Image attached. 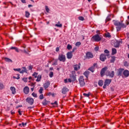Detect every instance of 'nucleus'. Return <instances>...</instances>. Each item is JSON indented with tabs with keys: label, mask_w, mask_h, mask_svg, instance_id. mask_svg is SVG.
<instances>
[{
	"label": "nucleus",
	"mask_w": 129,
	"mask_h": 129,
	"mask_svg": "<svg viewBox=\"0 0 129 129\" xmlns=\"http://www.w3.org/2000/svg\"><path fill=\"white\" fill-rule=\"evenodd\" d=\"M14 71H17L18 72H21V69H14Z\"/></svg>",
	"instance_id": "41"
},
{
	"label": "nucleus",
	"mask_w": 129,
	"mask_h": 129,
	"mask_svg": "<svg viewBox=\"0 0 129 129\" xmlns=\"http://www.w3.org/2000/svg\"><path fill=\"white\" fill-rule=\"evenodd\" d=\"M50 70H53V68H50Z\"/></svg>",
	"instance_id": "64"
},
{
	"label": "nucleus",
	"mask_w": 129,
	"mask_h": 129,
	"mask_svg": "<svg viewBox=\"0 0 129 129\" xmlns=\"http://www.w3.org/2000/svg\"><path fill=\"white\" fill-rule=\"evenodd\" d=\"M31 7H33V5H28V8H31Z\"/></svg>",
	"instance_id": "62"
},
{
	"label": "nucleus",
	"mask_w": 129,
	"mask_h": 129,
	"mask_svg": "<svg viewBox=\"0 0 129 129\" xmlns=\"http://www.w3.org/2000/svg\"><path fill=\"white\" fill-rule=\"evenodd\" d=\"M46 95H47L48 96H50V95H51V92H48L46 93Z\"/></svg>",
	"instance_id": "56"
},
{
	"label": "nucleus",
	"mask_w": 129,
	"mask_h": 129,
	"mask_svg": "<svg viewBox=\"0 0 129 129\" xmlns=\"http://www.w3.org/2000/svg\"><path fill=\"white\" fill-rule=\"evenodd\" d=\"M23 91L25 94H28L29 92H30V89H29V87H25L23 89Z\"/></svg>",
	"instance_id": "14"
},
{
	"label": "nucleus",
	"mask_w": 129,
	"mask_h": 129,
	"mask_svg": "<svg viewBox=\"0 0 129 129\" xmlns=\"http://www.w3.org/2000/svg\"><path fill=\"white\" fill-rule=\"evenodd\" d=\"M23 80L24 82H27L28 81V78H24L23 79Z\"/></svg>",
	"instance_id": "47"
},
{
	"label": "nucleus",
	"mask_w": 129,
	"mask_h": 129,
	"mask_svg": "<svg viewBox=\"0 0 129 129\" xmlns=\"http://www.w3.org/2000/svg\"><path fill=\"white\" fill-rule=\"evenodd\" d=\"M11 114H15V111H11Z\"/></svg>",
	"instance_id": "61"
},
{
	"label": "nucleus",
	"mask_w": 129,
	"mask_h": 129,
	"mask_svg": "<svg viewBox=\"0 0 129 129\" xmlns=\"http://www.w3.org/2000/svg\"><path fill=\"white\" fill-rule=\"evenodd\" d=\"M68 82H72L71 79H64V83H67Z\"/></svg>",
	"instance_id": "30"
},
{
	"label": "nucleus",
	"mask_w": 129,
	"mask_h": 129,
	"mask_svg": "<svg viewBox=\"0 0 129 129\" xmlns=\"http://www.w3.org/2000/svg\"><path fill=\"white\" fill-rule=\"evenodd\" d=\"M22 124L23 126H25L27 125V122H25V123L22 122Z\"/></svg>",
	"instance_id": "54"
},
{
	"label": "nucleus",
	"mask_w": 129,
	"mask_h": 129,
	"mask_svg": "<svg viewBox=\"0 0 129 129\" xmlns=\"http://www.w3.org/2000/svg\"><path fill=\"white\" fill-rule=\"evenodd\" d=\"M101 39H102V37L98 34H96L91 38V40L93 42H99Z\"/></svg>",
	"instance_id": "2"
},
{
	"label": "nucleus",
	"mask_w": 129,
	"mask_h": 129,
	"mask_svg": "<svg viewBox=\"0 0 129 129\" xmlns=\"http://www.w3.org/2000/svg\"><path fill=\"white\" fill-rule=\"evenodd\" d=\"M21 3L23 4H26L27 2H26V0H21Z\"/></svg>",
	"instance_id": "55"
},
{
	"label": "nucleus",
	"mask_w": 129,
	"mask_h": 129,
	"mask_svg": "<svg viewBox=\"0 0 129 129\" xmlns=\"http://www.w3.org/2000/svg\"><path fill=\"white\" fill-rule=\"evenodd\" d=\"M47 104L48 103L47 102V100L46 99L43 100L42 101V104L43 105H47Z\"/></svg>",
	"instance_id": "34"
},
{
	"label": "nucleus",
	"mask_w": 129,
	"mask_h": 129,
	"mask_svg": "<svg viewBox=\"0 0 129 129\" xmlns=\"http://www.w3.org/2000/svg\"><path fill=\"white\" fill-rule=\"evenodd\" d=\"M45 10H46L47 13H49V11H50V10L48 8V6H45Z\"/></svg>",
	"instance_id": "45"
},
{
	"label": "nucleus",
	"mask_w": 129,
	"mask_h": 129,
	"mask_svg": "<svg viewBox=\"0 0 129 129\" xmlns=\"http://www.w3.org/2000/svg\"><path fill=\"white\" fill-rule=\"evenodd\" d=\"M94 50L95 51H98V50H99V47L98 46H96L95 47Z\"/></svg>",
	"instance_id": "52"
},
{
	"label": "nucleus",
	"mask_w": 129,
	"mask_h": 129,
	"mask_svg": "<svg viewBox=\"0 0 129 129\" xmlns=\"http://www.w3.org/2000/svg\"><path fill=\"white\" fill-rule=\"evenodd\" d=\"M79 81L82 87L84 86V85H85V82H84V78H83V76L80 77L79 79Z\"/></svg>",
	"instance_id": "5"
},
{
	"label": "nucleus",
	"mask_w": 129,
	"mask_h": 129,
	"mask_svg": "<svg viewBox=\"0 0 129 129\" xmlns=\"http://www.w3.org/2000/svg\"><path fill=\"white\" fill-rule=\"evenodd\" d=\"M59 50H60L59 49V47H56V52H59Z\"/></svg>",
	"instance_id": "58"
},
{
	"label": "nucleus",
	"mask_w": 129,
	"mask_h": 129,
	"mask_svg": "<svg viewBox=\"0 0 129 129\" xmlns=\"http://www.w3.org/2000/svg\"><path fill=\"white\" fill-rule=\"evenodd\" d=\"M125 24L126 25V26H127L128 25H129V22L128 21L126 20L125 22Z\"/></svg>",
	"instance_id": "57"
},
{
	"label": "nucleus",
	"mask_w": 129,
	"mask_h": 129,
	"mask_svg": "<svg viewBox=\"0 0 129 129\" xmlns=\"http://www.w3.org/2000/svg\"><path fill=\"white\" fill-rule=\"evenodd\" d=\"M123 75L124 77H128L129 76V71L128 70H125L123 72Z\"/></svg>",
	"instance_id": "12"
},
{
	"label": "nucleus",
	"mask_w": 129,
	"mask_h": 129,
	"mask_svg": "<svg viewBox=\"0 0 129 129\" xmlns=\"http://www.w3.org/2000/svg\"><path fill=\"white\" fill-rule=\"evenodd\" d=\"M80 45H81V42H77L76 43V46H80Z\"/></svg>",
	"instance_id": "46"
},
{
	"label": "nucleus",
	"mask_w": 129,
	"mask_h": 129,
	"mask_svg": "<svg viewBox=\"0 0 129 129\" xmlns=\"http://www.w3.org/2000/svg\"><path fill=\"white\" fill-rule=\"evenodd\" d=\"M49 77H50V78H52V77H53V76H54V73H53V72H50L49 73Z\"/></svg>",
	"instance_id": "36"
},
{
	"label": "nucleus",
	"mask_w": 129,
	"mask_h": 129,
	"mask_svg": "<svg viewBox=\"0 0 129 129\" xmlns=\"http://www.w3.org/2000/svg\"><path fill=\"white\" fill-rule=\"evenodd\" d=\"M67 49H68V50H71V49H72V46L70 44H68L67 46Z\"/></svg>",
	"instance_id": "38"
},
{
	"label": "nucleus",
	"mask_w": 129,
	"mask_h": 129,
	"mask_svg": "<svg viewBox=\"0 0 129 129\" xmlns=\"http://www.w3.org/2000/svg\"><path fill=\"white\" fill-rule=\"evenodd\" d=\"M81 66V63H79L78 64H75L73 66L74 70L75 71H78L80 70V67Z\"/></svg>",
	"instance_id": "8"
},
{
	"label": "nucleus",
	"mask_w": 129,
	"mask_h": 129,
	"mask_svg": "<svg viewBox=\"0 0 129 129\" xmlns=\"http://www.w3.org/2000/svg\"><path fill=\"white\" fill-rule=\"evenodd\" d=\"M43 90H44V89H43V87H40L39 90V92L40 94H42L43 93Z\"/></svg>",
	"instance_id": "35"
},
{
	"label": "nucleus",
	"mask_w": 129,
	"mask_h": 129,
	"mask_svg": "<svg viewBox=\"0 0 129 129\" xmlns=\"http://www.w3.org/2000/svg\"><path fill=\"white\" fill-rule=\"evenodd\" d=\"M67 57L68 59H71L72 57H73V54H72V52H69L67 53Z\"/></svg>",
	"instance_id": "16"
},
{
	"label": "nucleus",
	"mask_w": 129,
	"mask_h": 129,
	"mask_svg": "<svg viewBox=\"0 0 129 129\" xmlns=\"http://www.w3.org/2000/svg\"><path fill=\"white\" fill-rule=\"evenodd\" d=\"M96 65H97V63H94L93 66L89 68L88 70H89L92 73L94 72V70L95 69V66H96Z\"/></svg>",
	"instance_id": "11"
},
{
	"label": "nucleus",
	"mask_w": 129,
	"mask_h": 129,
	"mask_svg": "<svg viewBox=\"0 0 129 129\" xmlns=\"http://www.w3.org/2000/svg\"><path fill=\"white\" fill-rule=\"evenodd\" d=\"M51 105H53L54 107H57V106H58V103L56 101L53 103H51Z\"/></svg>",
	"instance_id": "24"
},
{
	"label": "nucleus",
	"mask_w": 129,
	"mask_h": 129,
	"mask_svg": "<svg viewBox=\"0 0 129 129\" xmlns=\"http://www.w3.org/2000/svg\"><path fill=\"white\" fill-rule=\"evenodd\" d=\"M50 86V82L47 81L43 85V87L45 88V90H47V88H48Z\"/></svg>",
	"instance_id": "15"
},
{
	"label": "nucleus",
	"mask_w": 129,
	"mask_h": 129,
	"mask_svg": "<svg viewBox=\"0 0 129 129\" xmlns=\"http://www.w3.org/2000/svg\"><path fill=\"white\" fill-rule=\"evenodd\" d=\"M18 113H19V114L20 115H22V113L21 112V111H20V110H19V111H18Z\"/></svg>",
	"instance_id": "59"
},
{
	"label": "nucleus",
	"mask_w": 129,
	"mask_h": 129,
	"mask_svg": "<svg viewBox=\"0 0 129 129\" xmlns=\"http://www.w3.org/2000/svg\"><path fill=\"white\" fill-rule=\"evenodd\" d=\"M36 78L37 79L36 80V81L37 82H40V81H41V80L42 79V75H38Z\"/></svg>",
	"instance_id": "20"
},
{
	"label": "nucleus",
	"mask_w": 129,
	"mask_h": 129,
	"mask_svg": "<svg viewBox=\"0 0 129 129\" xmlns=\"http://www.w3.org/2000/svg\"><path fill=\"white\" fill-rule=\"evenodd\" d=\"M32 78V77H29V80H31Z\"/></svg>",
	"instance_id": "63"
},
{
	"label": "nucleus",
	"mask_w": 129,
	"mask_h": 129,
	"mask_svg": "<svg viewBox=\"0 0 129 129\" xmlns=\"http://www.w3.org/2000/svg\"><path fill=\"white\" fill-rule=\"evenodd\" d=\"M25 72H27V69L26 68H22V70L20 71V73L23 74L25 73Z\"/></svg>",
	"instance_id": "22"
},
{
	"label": "nucleus",
	"mask_w": 129,
	"mask_h": 129,
	"mask_svg": "<svg viewBox=\"0 0 129 129\" xmlns=\"http://www.w3.org/2000/svg\"><path fill=\"white\" fill-rule=\"evenodd\" d=\"M26 102H28L30 105H33L34 103V99H33V98L28 97L26 99Z\"/></svg>",
	"instance_id": "6"
},
{
	"label": "nucleus",
	"mask_w": 129,
	"mask_h": 129,
	"mask_svg": "<svg viewBox=\"0 0 129 129\" xmlns=\"http://www.w3.org/2000/svg\"><path fill=\"white\" fill-rule=\"evenodd\" d=\"M55 27H57L58 28H62V24H55Z\"/></svg>",
	"instance_id": "40"
},
{
	"label": "nucleus",
	"mask_w": 129,
	"mask_h": 129,
	"mask_svg": "<svg viewBox=\"0 0 129 129\" xmlns=\"http://www.w3.org/2000/svg\"><path fill=\"white\" fill-rule=\"evenodd\" d=\"M86 58L88 59H90V58H93V54L90 52H88L86 53Z\"/></svg>",
	"instance_id": "13"
},
{
	"label": "nucleus",
	"mask_w": 129,
	"mask_h": 129,
	"mask_svg": "<svg viewBox=\"0 0 129 129\" xmlns=\"http://www.w3.org/2000/svg\"><path fill=\"white\" fill-rule=\"evenodd\" d=\"M123 70L124 69H119L118 71V76H121V75L122 74V72H123Z\"/></svg>",
	"instance_id": "18"
},
{
	"label": "nucleus",
	"mask_w": 129,
	"mask_h": 129,
	"mask_svg": "<svg viewBox=\"0 0 129 129\" xmlns=\"http://www.w3.org/2000/svg\"><path fill=\"white\" fill-rule=\"evenodd\" d=\"M10 90L12 91V94H16V88L14 87H11Z\"/></svg>",
	"instance_id": "19"
},
{
	"label": "nucleus",
	"mask_w": 129,
	"mask_h": 129,
	"mask_svg": "<svg viewBox=\"0 0 129 129\" xmlns=\"http://www.w3.org/2000/svg\"><path fill=\"white\" fill-rule=\"evenodd\" d=\"M107 69V67H105L101 70V72H100L101 77L104 76V74L105 73V72L106 71Z\"/></svg>",
	"instance_id": "10"
},
{
	"label": "nucleus",
	"mask_w": 129,
	"mask_h": 129,
	"mask_svg": "<svg viewBox=\"0 0 129 129\" xmlns=\"http://www.w3.org/2000/svg\"><path fill=\"white\" fill-rule=\"evenodd\" d=\"M106 76H109V77H110L111 78H113V77L114 76V72L112 71V72H110L109 71H107L106 72Z\"/></svg>",
	"instance_id": "7"
},
{
	"label": "nucleus",
	"mask_w": 129,
	"mask_h": 129,
	"mask_svg": "<svg viewBox=\"0 0 129 129\" xmlns=\"http://www.w3.org/2000/svg\"><path fill=\"white\" fill-rule=\"evenodd\" d=\"M115 61V56H112L110 60L111 63H113Z\"/></svg>",
	"instance_id": "31"
},
{
	"label": "nucleus",
	"mask_w": 129,
	"mask_h": 129,
	"mask_svg": "<svg viewBox=\"0 0 129 129\" xmlns=\"http://www.w3.org/2000/svg\"><path fill=\"white\" fill-rule=\"evenodd\" d=\"M111 19L109 17H107L106 19V22H109L110 21Z\"/></svg>",
	"instance_id": "50"
},
{
	"label": "nucleus",
	"mask_w": 129,
	"mask_h": 129,
	"mask_svg": "<svg viewBox=\"0 0 129 129\" xmlns=\"http://www.w3.org/2000/svg\"><path fill=\"white\" fill-rule=\"evenodd\" d=\"M104 53H105L106 54H108L109 53V51H108V50L107 49H105L104 50Z\"/></svg>",
	"instance_id": "53"
},
{
	"label": "nucleus",
	"mask_w": 129,
	"mask_h": 129,
	"mask_svg": "<svg viewBox=\"0 0 129 129\" xmlns=\"http://www.w3.org/2000/svg\"><path fill=\"white\" fill-rule=\"evenodd\" d=\"M31 86L33 87V88H31V91H34V88H35V85L33 83H32Z\"/></svg>",
	"instance_id": "42"
},
{
	"label": "nucleus",
	"mask_w": 129,
	"mask_h": 129,
	"mask_svg": "<svg viewBox=\"0 0 129 129\" xmlns=\"http://www.w3.org/2000/svg\"><path fill=\"white\" fill-rule=\"evenodd\" d=\"M84 75L87 78V77H88V75H89V71H86V72H84Z\"/></svg>",
	"instance_id": "25"
},
{
	"label": "nucleus",
	"mask_w": 129,
	"mask_h": 129,
	"mask_svg": "<svg viewBox=\"0 0 129 129\" xmlns=\"http://www.w3.org/2000/svg\"><path fill=\"white\" fill-rule=\"evenodd\" d=\"M25 17H26V18H29L30 17V13H29V12H25Z\"/></svg>",
	"instance_id": "33"
},
{
	"label": "nucleus",
	"mask_w": 129,
	"mask_h": 129,
	"mask_svg": "<svg viewBox=\"0 0 129 129\" xmlns=\"http://www.w3.org/2000/svg\"><path fill=\"white\" fill-rule=\"evenodd\" d=\"M11 50H15L16 52H19V48L16 47H11Z\"/></svg>",
	"instance_id": "26"
},
{
	"label": "nucleus",
	"mask_w": 129,
	"mask_h": 129,
	"mask_svg": "<svg viewBox=\"0 0 129 129\" xmlns=\"http://www.w3.org/2000/svg\"><path fill=\"white\" fill-rule=\"evenodd\" d=\"M90 92H89L88 94L86 93H84L83 95L84 96H85V97H89V96H90Z\"/></svg>",
	"instance_id": "32"
},
{
	"label": "nucleus",
	"mask_w": 129,
	"mask_h": 129,
	"mask_svg": "<svg viewBox=\"0 0 129 129\" xmlns=\"http://www.w3.org/2000/svg\"><path fill=\"white\" fill-rule=\"evenodd\" d=\"M72 78H73L74 80H76V78L74 76H72Z\"/></svg>",
	"instance_id": "60"
},
{
	"label": "nucleus",
	"mask_w": 129,
	"mask_h": 129,
	"mask_svg": "<svg viewBox=\"0 0 129 129\" xmlns=\"http://www.w3.org/2000/svg\"><path fill=\"white\" fill-rule=\"evenodd\" d=\"M5 60L6 62H13V60H12V59L8 58V57H6L5 58Z\"/></svg>",
	"instance_id": "28"
},
{
	"label": "nucleus",
	"mask_w": 129,
	"mask_h": 129,
	"mask_svg": "<svg viewBox=\"0 0 129 129\" xmlns=\"http://www.w3.org/2000/svg\"><path fill=\"white\" fill-rule=\"evenodd\" d=\"M124 66H125V67L128 66V63L127 61H125L124 62Z\"/></svg>",
	"instance_id": "43"
},
{
	"label": "nucleus",
	"mask_w": 129,
	"mask_h": 129,
	"mask_svg": "<svg viewBox=\"0 0 129 129\" xmlns=\"http://www.w3.org/2000/svg\"><path fill=\"white\" fill-rule=\"evenodd\" d=\"M114 46L115 48H118V47H119V41H116L114 43Z\"/></svg>",
	"instance_id": "21"
},
{
	"label": "nucleus",
	"mask_w": 129,
	"mask_h": 129,
	"mask_svg": "<svg viewBox=\"0 0 129 129\" xmlns=\"http://www.w3.org/2000/svg\"><path fill=\"white\" fill-rule=\"evenodd\" d=\"M69 91V89L66 87H63L62 89V93H63V94H66V93H67V92Z\"/></svg>",
	"instance_id": "17"
},
{
	"label": "nucleus",
	"mask_w": 129,
	"mask_h": 129,
	"mask_svg": "<svg viewBox=\"0 0 129 129\" xmlns=\"http://www.w3.org/2000/svg\"><path fill=\"white\" fill-rule=\"evenodd\" d=\"M110 83H111V79H106L104 83L103 88L105 89V88H106V86H108Z\"/></svg>",
	"instance_id": "4"
},
{
	"label": "nucleus",
	"mask_w": 129,
	"mask_h": 129,
	"mask_svg": "<svg viewBox=\"0 0 129 129\" xmlns=\"http://www.w3.org/2000/svg\"><path fill=\"white\" fill-rule=\"evenodd\" d=\"M116 49L114 48H112V55H115L116 54Z\"/></svg>",
	"instance_id": "23"
},
{
	"label": "nucleus",
	"mask_w": 129,
	"mask_h": 129,
	"mask_svg": "<svg viewBox=\"0 0 129 129\" xmlns=\"http://www.w3.org/2000/svg\"><path fill=\"white\" fill-rule=\"evenodd\" d=\"M105 36L107 38H109V37H110V34L109 33H107L105 34Z\"/></svg>",
	"instance_id": "51"
},
{
	"label": "nucleus",
	"mask_w": 129,
	"mask_h": 129,
	"mask_svg": "<svg viewBox=\"0 0 129 129\" xmlns=\"http://www.w3.org/2000/svg\"><path fill=\"white\" fill-rule=\"evenodd\" d=\"M44 99V95L43 94H41L39 96V99Z\"/></svg>",
	"instance_id": "44"
},
{
	"label": "nucleus",
	"mask_w": 129,
	"mask_h": 129,
	"mask_svg": "<svg viewBox=\"0 0 129 129\" xmlns=\"http://www.w3.org/2000/svg\"><path fill=\"white\" fill-rule=\"evenodd\" d=\"M79 20L80 21H84V18L82 16L79 17Z\"/></svg>",
	"instance_id": "39"
},
{
	"label": "nucleus",
	"mask_w": 129,
	"mask_h": 129,
	"mask_svg": "<svg viewBox=\"0 0 129 129\" xmlns=\"http://www.w3.org/2000/svg\"><path fill=\"white\" fill-rule=\"evenodd\" d=\"M5 88V86H4V84L3 83L0 84V89H4Z\"/></svg>",
	"instance_id": "37"
},
{
	"label": "nucleus",
	"mask_w": 129,
	"mask_h": 129,
	"mask_svg": "<svg viewBox=\"0 0 129 129\" xmlns=\"http://www.w3.org/2000/svg\"><path fill=\"white\" fill-rule=\"evenodd\" d=\"M58 60L60 62H65L66 61V56L63 54H59Z\"/></svg>",
	"instance_id": "3"
},
{
	"label": "nucleus",
	"mask_w": 129,
	"mask_h": 129,
	"mask_svg": "<svg viewBox=\"0 0 129 129\" xmlns=\"http://www.w3.org/2000/svg\"><path fill=\"white\" fill-rule=\"evenodd\" d=\"M113 22L114 26H116V28L117 30V32H119V31H120V30H121V28H122L123 29L126 28V25L122 23V21L120 22L118 21L113 20Z\"/></svg>",
	"instance_id": "1"
},
{
	"label": "nucleus",
	"mask_w": 129,
	"mask_h": 129,
	"mask_svg": "<svg viewBox=\"0 0 129 129\" xmlns=\"http://www.w3.org/2000/svg\"><path fill=\"white\" fill-rule=\"evenodd\" d=\"M98 85L99 86H102V85H103V81L99 80L98 82Z\"/></svg>",
	"instance_id": "27"
},
{
	"label": "nucleus",
	"mask_w": 129,
	"mask_h": 129,
	"mask_svg": "<svg viewBox=\"0 0 129 129\" xmlns=\"http://www.w3.org/2000/svg\"><path fill=\"white\" fill-rule=\"evenodd\" d=\"M100 60L102 61V62H104L105 60H106V55L105 54H102L100 56Z\"/></svg>",
	"instance_id": "9"
},
{
	"label": "nucleus",
	"mask_w": 129,
	"mask_h": 129,
	"mask_svg": "<svg viewBox=\"0 0 129 129\" xmlns=\"http://www.w3.org/2000/svg\"><path fill=\"white\" fill-rule=\"evenodd\" d=\"M32 96H33V97H37V94L35 93H33L32 94Z\"/></svg>",
	"instance_id": "48"
},
{
	"label": "nucleus",
	"mask_w": 129,
	"mask_h": 129,
	"mask_svg": "<svg viewBox=\"0 0 129 129\" xmlns=\"http://www.w3.org/2000/svg\"><path fill=\"white\" fill-rule=\"evenodd\" d=\"M28 69H29V70H32V69H33V66H28Z\"/></svg>",
	"instance_id": "49"
},
{
	"label": "nucleus",
	"mask_w": 129,
	"mask_h": 129,
	"mask_svg": "<svg viewBox=\"0 0 129 129\" xmlns=\"http://www.w3.org/2000/svg\"><path fill=\"white\" fill-rule=\"evenodd\" d=\"M38 73L37 72H34L33 74H32V76L33 77H34V78H37V76H38Z\"/></svg>",
	"instance_id": "29"
}]
</instances>
